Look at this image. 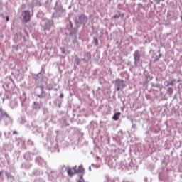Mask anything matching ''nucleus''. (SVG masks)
Masks as SVG:
<instances>
[{
  "mask_svg": "<svg viewBox=\"0 0 182 182\" xmlns=\"http://www.w3.org/2000/svg\"><path fill=\"white\" fill-rule=\"evenodd\" d=\"M47 140H48L47 146L49 150L52 153H55V152L59 153V147L58 146V141H56V139H55V137L48 134Z\"/></svg>",
  "mask_w": 182,
  "mask_h": 182,
  "instance_id": "f257e3e1",
  "label": "nucleus"
},
{
  "mask_svg": "<svg viewBox=\"0 0 182 182\" xmlns=\"http://www.w3.org/2000/svg\"><path fill=\"white\" fill-rule=\"evenodd\" d=\"M1 120H3L5 126H9V127L14 124V119L9 116V114L6 112L2 107H0V122Z\"/></svg>",
  "mask_w": 182,
  "mask_h": 182,
  "instance_id": "f03ea898",
  "label": "nucleus"
},
{
  "mask_svg": "<svg viewBox=\"0 0 182 182\" xmlns=\"http://www.w3.org/2000/svg\"><path fill=\"white\" fill-rule=\"evenodd\" d=\"M137 166H134V164L133 161H132V159H128L127 160H124L120 162L119 167L118 168L119 170L120 168L122 170H124L127 168L129 171H134L136 170V168Z\"/></svg>",
  "mask_w": 182,
  "mask_h": 182,
  "instance_id": "7ed1b4c3",
  "label": "nucleus"
},
{
  "mask_svg": "<svg viewBox=\"0 0 182 182\" xmlns=\"http://www.w3.org/2000/svg\"><path fill=\"white\" fill-rule=\"evenodd\" d=\"M75 23L77 25V28L80 27V25L82 26H85L86 23H87V16L85 14H81L78 16V20H75Z\"/></svg>",
  "mask_w": 182,
  "mask_h": 182,
  "instance_id": "20e7f679",
  "label": "nucleus"
},
{
  "mask_svg": "<svg viewBox=\"0 0 182 182\" xmlns=\"http://www.w3.org/2000/svg\"><path fill=\"white\" fill-rule=\"evenodd\" d=\"M115 89L117 92H120V90H123L124 87H126V82L124 80L117 78L116 80L114 81Z\"/></svg>",
  "mask_w": 182,
  "mask_h": 182,
  "instance_id": "39448f33",
  "label": "nucleus"
},
{
  "mask_svg": "<svg viewBox=\"0 0 182 182\" xmlns=\"http://www.w3.org/2000/svg\"><path fill=\"white\" fill-rule=\"evenodd\" d=\"M38 154H39V151L35 149L33 153L26 152L23 154V159H24V160H27L28 161H31L33 159V156H38Z\"/></svg>",
  "mask_w": 182,
  "mask_h": 182,
  "instance_id": "423d86ee",
  "label": "nucleus"
},
{
  "mask_svg": "<svg viewBox=\"0 0 182 182\" xmlns=\"http://www.w3.org/2000/svg\"><path fill=\"white\" fill-rule=\"evenodd\" d=\"M45 24L43 26V30L44 31H50L53 26H55V22L53 20H49L47 18H45L44 20Z\"/></svg>",
  "mask_w": 182,
  "mask_h": 182,
  "instance_id": "0eeeda50",
  "label": "nucleus"
},
{
  "mask_svg": "<svg viewBox=\"0 0 182 182\" xmlns=\"http://www.w3.org/2000/svg\"><path fill=\"white\" fill-rule=\"evenodd\" d=\"M35 163L41 167H45L46 168H48V165H46V161H45V159L42 158V156H36L35 158Z\"/></svg>",
  "mask_w": 182,
  "mask_h": 182,
  "instance_id": "6e6552de",
  "label": "nucleus"
},
{
  "mask_svg": "<svg viewBox=\"0 0 182 182\" xmlns=\"http://www.w3.org/2000/svg\"><path fill=\"white\" fill-rule=\"evenodd\" d=\"M63 168H65V170H67L69 177H73V176H75V174H77L76 171V168H77V166L70 168V166L66 167V166L64 165L63 166Z\"/></svg>",
  "mask_w": 182,
  "mask_h": 182,
  "instance_id": "1a4fd4ad",
  "label": "nucleus"
},
{
  "mask_svg": "<svg viewBox=\"0 0 182 182\" xmlns=\"http://www.w3.org/2000/svg\"><path fill=\"white\" fill-rule=\"evenodd\" d=\"M141 57V54L140 53V50H136L134 51L133 54V58H134V65L135 66H137V63L140 61V58Z\"/></svg>",
  "mask_w": 182,
  "mask_h": 182,
  "instance_id": "9d476101",
  "label": "nucleus"
},
{
  "mask_svg": "<svg viewBox=\"0 0 182 182\" xmlns=\"http://www.w3.org/2000/svg\"><path fill=\"white\" fill-rule=\"evenodd\" d=\"M144 76L145 79L144 81V85H147V83L153 80V75H151L150 73H148L147 70L144 71Z\"/></svg>",
  "mask_w": 182,
  "mask_h": 182,
  "instance_id": "9b49d317",
  "label": "nucleus"
},
{
  "mask_svg": "<svg viewBox=\"0 0 182 182\" xmlns=\"http://www.w3.org/2000/svg\"><path fill=\"white\" fill-rule=\"evenodd\" d=\"M37 88L40 89L41 93H37L35 96H37L39 99H43L46 96V92H45V87L43 85L37 86Z\"/></svg>",
  "mask_w": 182,
  "mask_h": 182,
  "instance_id": "f8f14e48",
  "label": "nucleus"
},
{
  "mask_svg": "<svg viewBox=\"0 0 182 182\" xmlns=\"http://www.w3.org/2000/svg\"><path fill=\"white\" fill-rule=\"evenodd\" d=\"M23 13V23H28V22L31 21V11L29 10H26Z\"/></svg>",
  "mask_w": 182,
  "mask_h": 182,
  "instance_id": "ddd939ff",
  "label": "nucleus"
},
{
  "mask_svg": "<svg viewBox=\"0 0 182 182\" xmlns=\"http://www.w3.org/2000/svg\"><path fill=\"white\" fill-rule=\"evenodd\" d=\"M32 132L34 134H41V137H43V133L42 132V127L32 125Z\"/></svg>",
  "mask_w": 182,
  "mask_h": 182,
  "instance_id": "4468645a",
  "label": "nucleus"
},
{
  "mask_svg": "<svg viewBox=\"0 0 182 182\" xmlns=\"http://www.w3.org/2000/svg\"><path fill=\"white\" fill-rule=\"evenodd\" d=\"M69 36L72 41L73 43H76L77 42V31H71L69 33Z\"/></svg>",
  "mask_w": 182,
  "mask_h": 182,
  "instance_id": "2eb2a0df",
  "label": "nucleus"
},
{
  "mask_svg": "<svg viewBox=\"0 0 182 182\" xmlns=\"http://www.w3.org/2000/svg\"><path fill=\"white\" fill-rule=\"evenodd\" d=\"M31 177H42L43 176V171L35 169L31 173Z\"/></svg>",
  "mask_w": 182,
  "mask_h": 182,
  "instance_id": "dca6fc26",
  "label": "nucleus"
},
{
  "mask_svg": "<svg viewBox=\"0 0 182 182\" xmlns=\"http://www.w3.org/2000/svg\"><path fill=\"white\" fill-rule=\"evenodd\" d=\"M33 79L36 82L39 83L43 80V75H42L41 72L38 73L37 75L34 74Z\"/></svg>",
  "mask_w": 182,
  "mask_h": 182,
  "instance_id": "f3484780",
  "label": "nucleus"
},
{
  "mask_svg": "<svg viewBox=\"0 0 182 182\" xmlns=\"http://www.w3.org/2000/svg\"><path fill=\"white\" fill-rule=\"evenodd\" d=\"M174 83H176V78L169 77V80L164 82V86H166V87L174 86Z\"/></svg>",
  "mask_w": 182,
  "mask_h": 182,
  "instance_id": "a211bd4d",
  "label": "nucleus"
},
{
  "mask_svg": "<svg viewBox=\"0 0 182 182\" xmlns=\"http://www.w3.org/2000/svg\"><path fill=\"white\" fill-rule=\"evenodd\" d=\"M54 9L55 11H56V12H65V9H63L62 3L60 2H56Z\"/></svg>",
  "mask_w": 182,
  "mask_h": 182,
  "instance_id": "6ab92c4d",
  "label": "nucleus"
},
{
  "mask_svg": "<svg viewBox=\"0 0 182 182\" xmlns=\"http://www.w3.org/2000/svg\"><path fill=\"white\" fill-rule=\"evenodd\" d=\"M41 107H42V104L38 102H34L33 105V110H41Z\"/></svg>",
  "mask_w": 182,
  "mask_h": 182,
  "instance_id": "aec40b11",
  "label": "nucleus"
},
{
  "mask_svg": "<svg viewBox=\"0 0 182 182\" xmlns=\"http://www.w3.org/2000/svg\"><path fill=\"white\" fill-rule=\"evenodd\" d=\"M32 167V164L29 162L23 163L21 164V168H25V170H29Z\"/></svg>",
  "mask_w": 182,
  "mask_h": 182,
  "instance_id": "412c9836",
  "label": "nucleus"
},
{
  "mask_svg": "<svg viewBox=\"0 0 182 182\" xmlns=\"http://www.w3.org/2000/svg\"><path fill=\"white\" fill-rule=\"evenodd\" d=\"M149 130L151 133H155L156 134H157V133L160 132V127L157 126H153L149 129Z\"/></svg>",
  "mask_w": 182,
  "mask_h": 182,
  "instance_id": "4be33fe9",
  "label": "nucleus"
},
{
  "mask_svg": "<svg viewBox=\"0 0 182 182\" xmlns=\"http://www.w3.org/2000/svg\"><path fill=\"white\" fill-rule=\"evenodd\" d=\"M45 14L42 11H38V14H37V18H38V19H42V21H45Z\"/></svg>",
  "mask_w": 182,
  "mask_h": 182,
  "instance_id": "5701e85b",
  "label": "nucleus"
},
{
  "mask_svg": "<svg viewBox=\"0 0 182 182\" xmlns=\"http://www.w3.org/2000/svg\"><path fill=\"white\" fill-rule=\"evenodd\" d=\"M3 87L6 92H9L11 90V83L5 82L3 84Z\"/></svg>",
  "mask_w": 182,
  "mask_h": 182,
  "instance_id": "b1692460",
  "label": "nucleus"
},
{
  "mask_svg": "<svg viewBox=\"0 0 182 182\" xmlns=\"http://www.w3.org/2000/svg\"><path fill=\"white\" fill-rule=\"evenodd\" d=\"M120 114H122L120 112L114 113L112 117V119L114 120L115 122H117V120H119V119H120Z\"/></svg>",
  "mask_w": 182,
  "mask_h": 182,
  "instance_id": "393cba45",
  "label": "nucleus"
},
{
  "mask_svg": "<svg viewBox=\"0 0 182 182\" xmlns=\"http://www.w3.org/2000/svg\"><path fill=\"white\" fill-rule=\"evenodd\" d=\"M55 107H58V109H60L62 107V101L56 100L53 102Z\"/></svg>",
  "mask_w": 182,
  "mask_h": 182,
  "instance_id": "a878e982",
  "label": "nucleus"
},
{
  "mask_svg": "<svg viewBox=\"0 0 182 182\" xmlns=\"http://www.w3.org/2000/svg\"><path fill=\"white\" fill-rule=\"evenodd\" d=\"M77 174H79V173H84L85 172V168H83L82 165H80L78 168L76 169Z\"/></svg>",
  "mask_w": 182,
  "mask_h": 182,
  "instance_id": "bb28decb",
  "label": "nucleus"
},
{
  "mask_svg": "<svg viewBox=\"0 0 182 182\" xmlns=\"http://www.w3.org/2000/svg\"><path fill=\"white\" fill-rule=\"evenodd\" d=\"M92 43H93L95 46H99V39H97V37H93Z\"/></svg>",
  "mask_w": 182,
  "mask_h": 182,
  "instance_id": "cd10ccee",
  "label": "nucleus"
},
{
  "mask_svg": "<svg viewBox=\"0 0 182 182\" xmlns=\"http://www.w3.org/2000/svg\"><path fill=\"white\" fill-rule=\"evenodd\" d=\"M10 105L11 107L14 109V107H16V106H18V102H16V100H13L10 102Z\"/></svg>",
  "mask_w": 182,
  "mask_h": 182,
  "instance_id": "c85d7f7f",
  "label": "nucleus"
},
{
  "mask_svg": "<svg viewBox=\"0 0 182 182\" xmlns=\"http://www.w3.org/2000/svg\"><path fill=\"white\" fill-rule=\"evenodd\" d=\"M152 87H156L157 89L161 90V85H160V84H159V83H156V84L152 83Z\"/></svg>",
  "mask_w": 182,
  "mask_h": 182,
  "instance_id": "c756f323",
  "label": "nucleus"
},
{
  "mask_svg": "<svg viewBox=\"0 0 182 182\" xmlns=\"http://www.w3.org/2000/svg\"><path fill=\"white\" fill-rule=\"evenodd\" d=\"M75 60L76 65H80V62L82 61L81 60H80L79 58H77V56H75Z\"/></svg>",
  "mask_w": 182,
  "mask_h": 182,
  "instance_id": "7c9ffc66",
  "label": "nucleus"
},
{
  "mask_svg": "<svg viewBox=\"0 0 182 182\" xmlns=\"http://www.w3.org/2000/svg\"><path fill=\"white\" fill-rule=\"evenodd\" d=\"M85 57L87 58L88 60L92 58V54L90 52H87L85 54Z\"/></svg>",
  "mask_w": 182,
  "mask_h": 182,
  "instance_id": "2f4dec72",
  "label": "nucleus"
},
{
  "mask_svg": "<svg viewBox=\"0 0 182 182\" xmlns=\"http://www.w3.org/2000/svg\"><path fill=\"white\" fill-rule=\"evenodd\" d=\"M63 126L64 127H67V126H69V123H68V122L66 121V119H63Z\"/></svg>",
  "mask_w": 182,
  "mask_h": 182,
  "instance_id": "473e14b6",
  "label": "nucleus"
},
{
  "mask_svg": "<svg viewBox=\"0 0 182 182\" xmlns=\"http://www.w3.org/2000/svg\"><path fill=\"white\" fill-rule=\"evenodd\" d=\"M6 176L7 177V178H14V176H12V175L9 172H6Z\"/></svg>",
  "mask_w": 182,
  "mask_h": 182,
  "instance_id": "72a5a7b5",
  "label": "nucleus"
},
{
  "mask_svg": "<svg viewBox=\"0 0 182 182\" xmlns=\"http://www.w3.org/2000/svg\"><path fill=\"white\" fill-rule=\"evenodd\" d=\"M120 12H119V14H114L113 16H112V18H114V19H119V18H120Z\"/></svg>",
  "mask_w": 182,
  "mask_h": 182,
  "instance_id": "f704fd0d",
  "label": "nucleus"
},
{
  "mask_svg": "<svg viewBox=\"0 0 182 182\" xmlns=\"http://www.w3.org/2000/svg\"><path fill=\"white\" fill-rule=\"evenodd\" d=\"M60 50L63 55H65L66 53V50H65V48L63 47H60Z\"/></svg>",
  "mask_w": 182,
  "mask_h": 182,
  "instance_id": "c9c22d12",
  "label": "nucleus"
},
{
  "mask_svg": "<svg viewBox=\"0 0 182 182\" xmlns=\"http://www.w3.org/2000/svg\"><path fill=\"white\" fill-rule=\"evenodd\" d=\"M91 166L93 167V168H100V165L92 164Z\"/></svg>",
  "mask_w": 182,
  "mask_h": 182,
  "instance_id": "e433bc0d",
  "label": "nucleus"
},
{
  "mask_svg": "<svg viewBox=\"0 0 182 182\" xmlns=\"http://www.w3.org/2000/svg\"><path fill=\"white\" fill-rule=\"evenodd\" d=\"M27 144L28 146H33V141L29 139L28 141H27Z\"/></svg>",
  "mask_w": 182,
  "mask_h": 182,
  "instance_id": "4c0bfd02",
  "label": "nucleus"
},
{
  "mask_svg": "<svg viewBox=\"0 0 182 182\" xmlns=\"http://www.w3.org/2000/svg\"><path fill=\"white\" fill-rule=\"evenodd\" d=\"M77 182H85V179H83V175H80V181Z\"/></svg>",
  "mask_w": 182,
  "mask_h": 182,
  "instance_id": "58836bf2",
  "label": "nucleus"
},
{
  "mask_svg": "<svg viewBox=\"0 0 182 182\" xmlns=\"http://www.w3.org/2000/svg\"><path fill=\"white\" fill-rule=\"evenodd\" d=\"M23 33L27 38H29V33H28V31H26V29H23Z\"/></svg>",
  "mask_w": 182,
  "mask_h": 182,
  "instance_id": "ea45409f",
  "label": "nucleus"
},
{
  "mask_svg": "<svg viewBox=\"0 0 182 182\" xmlns=\"http://www.w3.org/2000/svg\"><path fill=\"white\" fill-rule=\"evenodd\" d=\"M144 182H151V179H149L147 177L144 178Z\"/></svg>",
  "mask_w": 182,
  "mask_h": 182,
  "instance_id": "a19ab883",
  "label": "nucleus"
},
{
  "mask_svg": "<svg viewBox=\"0 0 182 182\" xmlns=\"http://www.w3.org/2000/svg\"><path fill=\"white\" fill-rule=\"evenodd\" d=\"M157 60H160V57L156 56V57L154 59V63H156V62H157Z\"/></svg>",
  "mask_w": 182,
  "mask_h": 182,
  "instance_id": "79ce46f5",
  "label": "nucleus"
},
{
  "mask_svg": "<svg viewBox=\"0 0 182 182\" xmlns=\"http://www.w3.org/2000/svg\"><path fill=\"white\" fill-rule=\"evenodd\" d=\"M118 134L119 136H123V131L122 130H119V132H118Z\"/></svg>",
  "mask_w": 182,
  "mask_h": 182,
  "instance_id": "37998d69",
  "label": "nucleus"
},
{
  "mask_svg": "<svg viewBox=\"0 0 182 182\" xmlns=\"http://www.w3.org/2000/svg\"><path fill=\"white\" fill-rule=\"evenodd\" d=\"M69 23H70V28H73V23H72V21H69Z\"/></svg>",
  "mask_w": 182,
  "mask_h": 182,
  "instance_id": "c03bdc74",
  "label": "nucleus"
},
{
  "mask_svg": "<svg viewBox=\"0 0 182 182\" xmlns=\"http://www.w3.org/2000/svg\"><path fill=\"white\" fill-rule=\"evenodd\" d=\"M9 21V16H6V22H8Z\"/></svg>",
  "mask_w": 182,
  "mask_h": 182,
  "instance_id": "a18cd8bd",
  "label": "nucleus"
},
{
  "mask_svg": "<svg viewBox=\"0 0 182 182\" xmlns=\"http://www.w3.org/2000/svg\"><path fill=\"white\" fill-rule=\"evenodd\" d=\"M64 96H65V95H64L63 93H61V94L60 95V99L63 98Z\"/></svg>",
  "mask_w": 182,
  "mask_h": 182,
  "instance_id": "49530a36",
  "label": "nucleus"
},
{
  "mask_svg": "<svg viewBox=\"0 0 182 182\" xmlns=\"http://www.w3.org/2000/svg\"><path fill=\"white\" fill-rule=\"evenodd\" d=\"M156 4H160V0H154Z\"/></svg>",
  "mask_w": 182,
  "mask_h": 182,
  "instance_id": "de8ad7c7",
  "label": "nucleus"
},
{
  "mask_svg": "<svg viewBox=\"0 0 182 182\" xmlns=\"http://www.w3.org/2000/svg\"><path fill=\"white\" fill-rule=\"evenodd\" d=\"M13 134H18V132L14 131V132H13Z\"/></svg>",
  "mask_w": 182,
  "mask_h": 182,
  "instance_id": "09e8293b",
  "label": "nucleus"
},
{
  "mask_svg": "<svg viewBox=\"0 0 182 182\" xmlns=\"http://www.w3.org/2000/svg\"><path fill=\"white\" fill-rule=\"evenodd\" d=\"M109 167H113V165H110V161L108 162Z\"/></svg>",
  "mask_w": 182,
  "mask_h": 182,
  "instance_id": "8fccbe9b",
  "label": "nucleus"
},
{
  "mask_svg": "<svg viewBox=\"0 0 182 182\" xmlns=\"http://www.w3.org/2000/svg\"><path fill=\"white\" fill-rule=\"evenodd\" d=\"M120 16H124V14L120 13Z\"/></svg>",
  "mask_w": 182,
  "mask_h": 182,
  "instance_id": "3c124183",
  "label": "nucleus"
},
{
  "mask_svg": "<svg viewBox=\"0 0 182 182\" xmlns=\"http://www.w3.org/2000/svg\"><path fill=\"white\" fill-rule=\"evenodd\" d=\"M89 171H92V166H90V167H89Z\"/></svg>",
  "mask_w": 182,
  "mask_h": 182,
  "instance_id": "603ef678",
  "label": "nucleus"
},
{
  "mask_svg": "<svg viewBox=\"0 0 182 182\" xmlns=\"http://www.w3.org/2000/svg\"><path fill=\"white\" fill-rule=\"evenodd\" d=\"M149 131H146L145 132L146 134H149Z\"/></svg>",
  "mask_w": 182,
  "mask_h": 182,
  "instance_id": "864d4df0",
  "label": "nucleus"
},
{
  "mask_svg": "<svg viewBox=\"0 0 182 182\" xmlns=\"http://www.w3.org/2000/svg\"><path fill=\"white\" fill-rule=\"evenodd\" d=\"M158 58H161V54L159 53V55Z\"/></svg>",
  "mask_w": 182,
  "mask_h": 182,
  "instance_id": "5fc2aeb1",
  "label": "nucleus"
},
{
  "mask_svg": "<svg viewBox=\"0 0 182 182\" xmlns=\"http://www.w3.org/2000/svg\"><path fill=\"white\" fill-rule=\"evenodd\" d=\"M2 176V171H0V177Z\"/></svg>",
  "mask_w": 182,
  "mask_h": 182,
  "instance_id": "6e6d98bb",
  "label": "nucleus"
},
{
  "mask_svg": "<svg viewBox=\"0 0 182 182\" xmlns=\"http://www.w3.org/2000/svg\"><path fill=\"white\" fill-rule=\"evenodd\" d=\"M1 136H2V132H0V137H1Z\"/></svg>",
  "mask_w": 182,
  "mask_h": 182,
  "instance_id": "4d7b16f0",
  "label": "nucleus"
},
{
  "mask_svg": "<svg viewBox=\"0 0 182 182\" xmlns=\"http://www.w3.org/2000/svg\"><path fill=\"white\" fill-rule=\"evenodd\" d=\"M54 16H55V14H53L52 18H53Z\"/></svg>",
  "mask_w": 182,
  "mask_h": 182,
  "instance_id": "13d9d810",
  "label": "nucleus"
},
{
  "mask_svg": "<svg viewBox=\"0 0 182 182\" xmlns=\"http://www.w3.org/2000/svg\"><path fill=\"white\" fill-rule=\"evenodd\" d=\"M3 102H5V98H3Z\"/></svg>",
  "mask_w": 182,
  "mask_h": 182,
  "instance_id": "bf43d9fd",
  "label": "nucleus"
},
{
  "mask_svg": "<svg viewBox=\"0 0 182 182\" xmlns=\"http://www.w3.org/2000/svg\"><path fill=\"white\" fill-rule=\"evenodd\" d=\"M24 41H26V39L25 38H23Z\"/></svg>",
  "mask_w": 182,
  "mask_h": 182,
  "instance_id": "052dcab7",
  "label": "nucleus"
},
{
  "mask_svg": "<svg viewBox=\"0 0 182 182\" xmlns=\"http://www.w3.org/2000/svg\"><path fill=\"white\" fill-rule=\"evenodd\" d=\"M69 8H70V6H69Z\"/></svg>",
  "mask_w": 182,
  "mask_h": 182,
  "instance_id": "680f3d73",
  "label": "nucleus"
}]
</instances>
